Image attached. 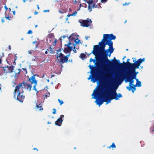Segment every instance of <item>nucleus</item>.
<instances>
[{
    "instance_id": "obj_1",
    "label": "nucleus",
    "mask_w": 154,
    "mask_h": 154,
    "mask_svg": "<svg viewBox=\"0 0 154 154\" xmlns=\"http://www.w3.org/2000/svg\"><path fill=\"white\" fill-rule=\"evenodd\" d=\"M117 88V87H112L106 89V91L103 92L101 86L97 87L92 94V96H94L93 98L96 99L95 103L100 106L104 102H106L107 104L110 103L112 100H119V98L122 97V96L120 93H117L116 91Z\"/></svg>"
},
{
    "instance_id": "obj_2",
    "label": "nucleus",
    "mask_w": 154,
    "mask_h": 154,
    "mask_svg": "<svg viewBox=\"0 0 154 154\" xmlns=\"http://www.w3.org/2000/svg\"><path fill=\"white\" fill-rule=\"evenodd\" d=\"M114 50L113 44L111 42L109 46L108 49L106 50L105 51L103 52V56H102L100 59L99 63L102 66L104 67L106 64H107L109 66L112 67L113 66L122 67V64L120 63L119 60H116L115 57L114 58V60H112V61H110L108 59L107 57L109 52L110 54H111L113 52Z\"/></svg>"
},
{
    "instance_id": "obj_3",
    "label": "nucleus",
    "mask_w": 154,
    "mask_h": 154,
    "mask_svg": "<svg viewBox=\"0 0 154 154\" xmlns=\"http://www.w3.org/2000/svg\"><path fill=\"white\" fill-rule=\"evenodd\" d=\"M38 76V75H37L36 74L33 75L30 77L27 80V82H30L31 84H28L27 83H26L25 82H23L22 83H19L15 87L13 94H15L23 93L24 92L23 90V88L30 91L32 87V84H34L33 90L35 91L37 93H38V91L36 88V87L37 85V81L35 78V76Z\"/></svg>"
},
{
    "instance_id": "obj_4",
    "label": "nucleus",
    "mask_w": 154,
    "mask_h": 154,
    "mask_svg": "<svg viewBox=\"0 0 154 154\" xmlns=\"http://www.w3.org/2000/svg\"><path fill=\"white\" fill-rule=\"evenodd\" d=\"M89 68L91 70V73L92 75V78L94 79L92 82L93 83H94L97 78L98 77L99 75H101L103 74V73L100 72L97 69V68L95 66L92 65L89 66Z\"/></svg>"
},
{
    "instance_id": "obj_5",
    "label": "nucleus",
    "mask_w": 154,
    "mask_h": 154,
    "mask_svg": "<svg viewBox=\"0 0 154 154\" xmlns=\"http://www.w3.org/2000/svg\"><path fill=\"white\" fill-rule=\"evenodd\" d=\"M56 57L59 61V63L60 64L62 67H63V64L66 63L68 62V57H67V56H64L62 53H60L59 54H58Z\"/></svg>"
},
{
    "instance_id": "obj_6",
    "label": "nucleus",
    "mask_w": 154,
    "mask_h": 154,
    "mask_svg": "<svg viewBox=\"0 0 154 154\" xmlns=\"http://www.w3.org/2000/svg\"><path fill=\"white\" fill-rule=\"evenodd\" d=\"M111 43V42H108V41L105 40L104 38L99 43V45H100V48L101 51V57L103 56V52L106 51L105 48L106 45H108L109 46Z\"/></svg>"
},
{
    "instance_id": "obj_7",
    "label": "nucleus",
    "mask_w": 154,
    "mask_h": 154,
    "mask_svg": "<svg viewBox=\"0 0 154 154\" xmlns=\"http://www.w3.org/2000/svg\"><path fill=\"white\" fill-rule=\"evenodd\" d=\"M91 54H93L94 56H96L99 55H101V51L100 48V46L99 45H95L94 46L93 51L88 54V55H89Z\"/></svg>"
},
{
    "instance_id": "obj_8",
    "label": "nucleus",
    "mask_w": 154,
    "mask_h": 154,
    "mask_svg": "<svg viewBox=\"0 0 154 154\" xmlns=\"http://www.w3.org/2000/svg\"><path fill=\"white\" fill-rule=\"evenodd\" d=\"M103 38L108 42H112V44H113V42L111 40L116 38V36L112 34H104L103 35Z\"/></svg>"
},
{
    "instance_id": "obj_9",
    "label": "nucleus",
    "mask_w": 154,
    "mask_h": 154,
    "mask_svg": "<svg viewBox=\"0 0 154 154\" xmlns=\"http://www.w3.org/2000/svg\"><path fill=\"white\" fill-rule=\"evenodd\" d=\"M81 25L83 27H88L90 26V24L92 23L91 19H87L86 20H82L80 22Z\"/></svg>"
},
{
    "instance_id": "obj_10",
    "label": "nucleus",
    "mask_w": 154,
    "mask_h": 154,
    "mask_svg": "<svg viewBox=\"0 0 154 154\" xmlns=\"http://www.w3.org/2000/svg\"><path fill=\"white\" fill-rule=\"evenodd\" d=\"M23 93L14 94V97L15 99L22 103L24 100L25 96L23 94Z\"/></svg>"
},
{
    "instance_id": "obj_11",
    "label": "nucleus",
    "mask_w": 154,
    "mask_h": 154,
    "mask_svg": "<svg viewBox=\"0 0 154 154\" xmlns=\"http://www.w3.org/2000/svg\"><path fill=\"white\" fill-rule=\"evenodd\" d=\"M129 69L127 72H130L131 74H134L136 71V69H139V68L136 66V65L133 63L132 65L127 67Z\"/></svg>"
},
{
    "instance_id": "obj_12",
    "label": "nucleus",
    "mask_w": 154,
    "mask_h": 154,
    "mask_svg": "<svg viewBox=\"0 0 154 154\" xmlns=\"http://www.w3.org/2000/svg\"><path fill=\"white\" fill-rule=\"evenodd\" d=\"M124 78V76L122 74L119 73L116 75L114 79L116 82H119L123 81Z\"/></svg>"
},
{
    "instance_id": "obj_13",
    "label": "nucleus",
    "mask_w": 154,
    "mask_h": 154,
    "mask_svg": "<svg viewBox=\"0 0 154 154\" xmlns=\"http://www.w3.org/2000/svg\"><path fill=\"white\" fill-rule=\"evenodd\" d=\"M126 78L127 79H136V74H131L130 72H127Z\"/></svg>"
},
{
    "instance_id": "obj_14",
    "label": "nucleus",
    "mask_w": 154,
    "mask_h": 154,
    "mask_svg": "<svg viewBox=\"0 0 154 154\" xmlns=\"http://www.w3.org/2000/svg\"><path fill=\"white\" fill-rule=\"evenodd\" d=\"M64 116L63 115H62L60 116V117L55 122V124L56 125L60 126L61 125L63 121V120L62 119L63 118Z\"/></svg>"
},
{
    "instance_id": "obj_15",
    "label": "nucleus",
    "mask_w": 154,
    "mask_h": 154,
    "mask_svg": "<svg viewBox=\"0 0 154 154\" xmlns=\"http://www.w3.org/2000/svg\"><path fill=\"white\" fill-rule=\"evenodd\" d=\"M145 58H143V59L140 58L139 59H138L137 61H134V60H133V62H134V64L136 65V66H138L139 68V66H140L141 63L143 62H144L145 61Z\"/></svg>"
},
{
    "instance_id": "obj_16",
    "label": "nucleus",
    "mask_w": 154,
    "mask_h": 154,
    "mask_svg": "<svg viewBox=\"0 0 154 154\" xmlns=\"http://www.w3.org/2000/svg\"><path fill=\"white\" fill-rule=\"evenodd\" d=\"M14 67L13 66L11 65L10 66H8L6 67H4V69L5 71H6L7 69V71L6 72V73H10L13 72Z\"/></svg>"
},
{
    "instance_id": "obj_17",
    "label": "nucleus",
    "mask_w": 154,
    "mask_h": 154,
    "mask_svg": "<svg viewBox=\"0 0 154 154\" xmlns=\"http://www.w3.org/2000/svg\"><path fill=\"white\" fill-rule=\"evenodd\" d=\"M130 59H128L127 60L126 62H123V64L122 63L123 65L122 66V67H119V66H115V67L122 68L123 67V66H126L127 67H128L131 65H132L133 63H131L129 62V61L130 60Z\"/></svg>"
},
{
    "instance_id": "obj_18",
    "label": "nucleus",
    "mask_w": 154,
    "mask_h": 154,
    "mask_svg": "<svg viewBox=\"0 0 154 154\" xmlns=\"http://www.w3.org/2000/svg\"><path fill=\"white\" fill-rule=\"evenodd\" d=\"M128 82H129V86H127L126 87V88L128 89L129 91H130L131 90V86L133 85V82H134V81L133 79H127Z\"/></svg>"
},
{
    "instance_id": "obj_19",
    "label": "nucleus",
    "mask_w": 154,
    "mask_h": 154,
    "mask_svg": "<svg viewBox=\"0 0 154 154\" xmlns=\"http://www.w3.org/2000/svg\"><path fill=\"white\" fill-rule=\"evenodd\" d=\"M76 35H75L73 34H72L71 35L68 37L69 40L70 41L72 42H74V41H75L78 39V37H75Z\"/></svg>"
},
{
    "instance_id": "obj_20",
    "label": "nucleus",
    "mask_w": 154,
    "mask_h": 154,
    "mask_svg": "<svg viewBox=\"0 0 154 154\" xmlns=\"http://www.w3.org/2000/svg\"><path fill=\"white\" fill-rule=\"evenodd\" d=\"M36 106L37 108L39 109V110H43V108H42V104L41 103H39L38 104V103H37L36 104Z\"/></svg>"
},
{
    "instance_id": "obj_21",
    "label": "nucleus",
    "mask_w": 154,
    "mask_h": 154,
    "mask_svg": "<svg viewBox=\"0 0 154 154\" xmlns=\"http://www.w3.org/2000/svg\"><path fill=\"white\" fill-rule=\"evenodd\" d=\"M74 42H75V44H73L74 46L73 48L75 49V45L77 44H79L80 42V40H79L78 38V39L75 41H74Z\"/></svg>"
},
{
    "instance_id": "obj_22",
    "label": "nucleus",
    "mask_w": 154,
    "mask_h": 154,
    "mask_svg": "<svg viewBox=\"0 0 154 154\" xmlns=\"http://www.w3.org/2000/svg\"><path fill=\"white\" fill-rule=\"evenodd\" d=\"M137 86V84L134 85L133 86H131V89L132 92L134 93V91L136 90V87Z\"/></svg>"
},
{
    "instance_id": "obj_23",
    "label": "nucleus",
    "mask_w": 154,
    "mask_h": 154,
    "mask_svg": "<svg viewBox=\"0 0 154 154\" xmlns=\"http://www.w3.org/2000/svg\"><path fill=\"white\" fill-rule=\"evenodd\" d=\"M63 51L66 54L70 52L68 47L65 48L63 49Z\"/></svg>"
},
{
    "instance_id": "obj_24",
    "label": "nucleus",
    "mask_w": 154,
    "mask_h": 154,
    "mask_svg": "<svg viewBox=\"0 0 154 154\" xmlns=\"http://www.w3.org/2000/svg\"><path fill=\"white\" fill-rule=\"evenodd\" d=\"M111 147L112 148H116V146L115 145L114 143H112V144L110 146H109V147H108V148L109 149H110L111 148Z\"/></svg>"
},
{
    "instance_id": "obj_25",
    "label": "nucleus",
    "mask_w": 154,
    "mask_h": 154,
    "mask_svg": "<svg viewBox=\"0 0 154 154\" xmlns=\"http://www.w3.org/2000/svg\"><path fill=\"white\" fill-rule=\"evenodd\" d=\"M48 36L49 38H53L54 37V36L53 34L51 33L48 35Z\"/></svg>"
},
{
    "instance_id": "obj_26",
    "label": "nucleus",
    "mask_w": 154,
    "mask_h": 154,
    "mask_svg": "<svg viewBox=\"0 0 154 154\" xmlns=\"http://www.w3.org/2000/svg\"><path fill=\"white\" fill-rule=\"evenodd\" d=\"M86 57L85 55L83 53H81L80 55V57L81 58H82V59H84Z\"/></svg>"
},
{
    "instance_id": "obj_27",
    "label": "nucleus",
    "mask_w": 154,
    "mask_h": 154,
    "mask_svg": "<svg viewBox=\"0 0 154 154\" xmlns=\"http://www.w3.org/2000/svg\"><path fill=\"white\" fill-rule=\"evenodd\" d=\"M86 2L88 4V5H91L93 3V1L92 0H89V1H87L86 0Z\"/></svg>"
},
{
    "instance_id": "obj_28",
    "label": "nucleus",
    "mask_w": 154,
    "mask_h": 154,
    "mask_svg": "<svg viewBox=\"0 0 154 154\" xmlns=\"http://www.w3.org/2000/svg\"><path fill=\"white\" fill-rule=\"evenodd\" d=\"M77 13V12L75 11V13H73L72 14H70L68 15H67V17H69L72 16H75V15Z\"/></svg>"
},
{
    "instance_id": "obj_29",
    "label": "nucleus",
    "mask_w": 154,
    "mask_h": 154,
    "mask_svg": "<svg viewBox=\"0 0 154 154\" xmlns=\"http://www.w3.org/2000/svg\"><path fill=\"white\" fill-rule=\"evenodd\" d=\"M50 53L51 54H53L54 53V51L53 50V48H51V46H50Z\"/></svg>"
},
{
    "instance_id": "obj_30",
    "label": "nucleus",
    "mask_w": 154,
    "mask_h": 154,
    "mask_svg": "<svg viewBox=\"0 0 154 154\" xmlns=\"http://www.w3.org/2000/svg\"><path fill=\"white\" fill-rule=\"evenodd\" d=\"M136 84L138 87H140L141 86V82L140 81L137 82Z\"/></svg>"
},
{
    "instance_id": "obj_31",
    "label": "nucleus",
    "mask_w": 154,
    "mask_h": 154,
    "mask_svg": "<svg viewBox=\"0 0 154 154\" xmlns=\"http://www.w3.org/2000/svg\"><path fill=\"white\" fill-rule=\"evenodd\" d=\"M88 10L89 11V12H91L92 10V7L91 5H88Z\"/></svg>"
},
{
    "instance_id": "obj_32",
    "label": "nucleus",
    "mask_w": 154,
    "mask_h": 154,
    "mask_svg": "<svg viewBox=\"0 0 154 154\" xmlns=\"http://www.w3.org/2000/svg\"><path fill=\"white\" fill-rule=\"evenodd\" d=\"M93 62L94 63H95V65H96V63L95 62V61H96V60H94V59H93L92 58H91V59H90V62Z\"/></svg>"
},
{
    "instance_id": "obj_33",
    "label": "nucleus",
    "mask_w": 154,
    "mask_h": 154,
    "mask_svg": "<svg viewBox=\"0 0 154 154\" xmlns=\"http://www.w3.org/2000/svg\"><path fill=\"white\" fill-rule=\"evenodd\" d=\"M58 101L60 103V105H61L63 103V101L62 100H60V99H58Z\"/></svg>"
},
{
    "instance_id": "obj_34",
    "label": "nucleus",
    "mask_w": 154,
    "mask_h": 154,
    "mask_svg": "<svg viewBox=\"0 0 154 154\" xmlns=\"http://www.w3.org/2000/svg\"><path fill=\"white\" fill-rule=\"evenodd\" d=\"M68 48L69 49V51L70 52L72 50V47L71 46H67Z\"/></svg>"
},
{
    "instance_id": "obj_35",
    "label": "nucleus",
    "mask_w": 154,
    "mask_h": 154,
    "mask_svg": "<svg viewBox=\"0 0 154 154\" xmlns=\"http://www.w3.org/2000/svg\"><path fill=\"white\" fill-rule=\"evenodd\" d=\"M22 69L23 70V71H24V73L25 74L27 73V70L26 69V68H22Z\"/></svg>"
},
{
    "instance_id": "obj_36",
    "label": "nucleus",
    "mask_w": 154,
    "mask_h": 154,
    "mask_svg": "<svg viewBox=\"0 0 154 154\" xmlns=\"http://www.w3.org/2000/svg\"><path fill=\"white\" fill-rule=\"evenodd\" d=\"M5 17L7 19H8L9 20H10V17L9 16H7L6 14H5Z\"/></svg>"
},
{
    "instance_id": "obj_37",
    "label": "nucleus",
    "mask_w": 154,
    "mask_h": 154,
    "mask_svg": "<svg viewBox=\"0 0 154 154\" xmlns=\"http://www.w3.org/2000/svg\"><path fill=\"white\" fill-rule=\"evenodd\" d=\"M71 42V41H70V40H69V42L66 45H66L67 46H70V45H71L72 44Z\"/></svg>"
},
{
    "instance_id": "obj_38",
    "label": "nucleus",
    "mask_w": 154,
    "mask_h": 154,
    "mask_svg": "<svg viewBox=\"0 0 154 154\" xmlns=\"http://www.w3.org/2000/svg\"><path fill=\"white\" fill-rule=\"evenodd\" d=\"M32 32L31 30H29L28 31V32H27V34H32Z\"/></svg>"
},
{
    "instance_id": "obj_39",
    "label": "nucleus",
    "mask_w": 154,
    "mask_h": 154,
    "mask_svg": "<svg viewBox=\"0 0 154 154\" xmlns=\"http://www.w3.org/2000/svg\"><path fill=\"white\" fill-rule=\"evenodd\" d=\"M91 7H92V8H98V7H97V5L96 6L95 4H94L92 6H91Z\"/></svg>"
},
{
    "instance_id": "obj_40",
    "label": "nucleus",
    "mask_w": 154,
    "mask_h": 154,
    "mask_svg": "<svg viewBox=\"0 0 154 154\" xmlns=\"http://www.w3.org/2000/svg\"><path fill=\"white\" fill-rule=\"evenodd\" d=\"M53 111L52 112V113L53 114H54L56 113V109L54 108L53 109Z\"/></svg>"
},
{
    "instance_id": "obj_41",
    "label": "nucleus",
    "mask_w": 154,
    "mask_h": 154,
    "mask_svg": "<svg viewBox=\"0 0 154 154\" xmlns=\"http://www.w3.org/2000/svg\"><path fill=\"white\" fill-rule=\"evenodd\" d=\"M50 95V93L49 92L48 93V94L47 95H45V97H49Z\"/></svg>"
},
{
    "instance_id": "obj_42",
    "label": "nucleus",
    "mask_w": 154,
    "mask_h": 154,
    "mask_svg": "<svg viewBox=\"0 0 154 154\" xmlns=\"http://www.w3.org/2000/svg\"><path fill=\"white\" fill-rule=\"evenodd\" d=\"M108 0H101V2L102 3H105Z\"/></svg>"
},
{
    "instance_id": "obj_43",
    "label": "nucleus",
    "mask_w": 154,
    "mask_h": 154,
    "mask_svg": "<svg viewBox=\"0 0 154 154\" xmlns=\"http://www.w3.org/2000/svg\"><path fill=\"white\" fill-rule=\"evenodd\" d=\"M57 42V40L56 39L53 42V45H56Z\"/></svg>"
},
{
    "instance_id": "obj_44",
    "label": "nucleus",
    "mask_w": 154,
    "mask_h": 154,
    "mask_svg": "<svg viewBox=\"0 0 154 154\" xmlns=\"http://www.w3.org/2000/svg\"><path fill=\"white\" fill-rule=\"evenodd\" d=\"M32 50H29L28 51V53L29 54H31L32 53Z\"/></svg>"
},
{
    "instance_id": "obj_45",
    "label": "nucleus",
    "mask_w": 154,
    "mask_h": 154,
    "mask_svg": "<svg viewBox=\"0 0 154 154\" xmlns=\"http://www.w3.org/2000/svg\"><path fill=\"white\" fill-rule=\"evenodd\" d=\"M70 53H69L66 56H67V57H69L70 56Z\"/></svg>"
},
{
    "instance_id": "obj_46",
    "label": "nucleus",
    "mask_w": 154,
    "mask_h": 154,
    "mask_svg": "<svg viewBox=\"0 0 154 154\" xmlns=\"http://www.w3.org/2000/svg\"><path fill=\"white\" fill-rule=\"evenodd\" d=\"M73 51L75 53H76L77 52L76 50L75 49H73Z\"/></svg>"
},
{
    "instance_id": "obj_47",
    "label": "nucleus",
    "mask_w": 154,
    "mask_h": 154,
    "mask_svg": "<svg viewBox=\"0 0 154 154\" xmlns=\"http://www.w3.org/2000/svg\"><path fill=\"white\" fill-rule=\"evenodd\" d=\"M49 51V49H48L45 52V53L46 54H48V51Z\"/></svg>"
},
{
    "instance_id": "obj_48",
    "label": "nucleus",
    "mask_w": 154,
    "mask_h": 154,
    "mask_svg": "<svg viewBox=\"0 0 154 154\" xmlns=\"http://www.w3.org/2000/svg\"><path fill=\"white\" fill-rule=\"evenodd\" d=\"M128 3L127 4V3L126 2L125 3L123 4V6L126 5H128Z\"/></svg>"
},
{
    "instance_id": "obj_49",
    "label": "nucleus",
    "mask_w": 154,
    "mask_h": 154,
    "mask_svg": "<svg viewBox=\"0 0 154 154\" xmlns=\"http://www.w3.org/2000/svg\"><path fill=\"white\" fill-rule=\"evenodd\" d=\"M33 149L34 150H36L37 151H38V149H37L36 148H33Z\"/></svg>"
},
{
    "instance_id": "obj_50",
    "label": "nucleus",
    "mask_w": 154,
    "mask_h": 154,
    "mask_svg": "<svg viewBox=\"0 0 154 154\" xmlns=\"http://www.w3.org/2000/svg\"><path fill=\"white\" fill-rule=\"evenodd\" d=\"M49 11V10H45L44 11V12H45L48 11Z\"/></svg>"
},
{
    "instance_id": "obj_51",
    "label": "nucleus",
    "mask_w": 154,
    "mask_h": 154,
    "mask_svg": "<svg viewBox=\"0 0 154 154\" xmlns=\"http://www.w3.org/2000/svg\"><path fill=\"white\" fill-rule=\"evenodd\" d=\"M18 72H17L18 74H19L20 72V70L19 69H18Z\"/></svg>"
},
{
    "instance_id": "obj_52",
    "label": "nucleus",
    "mask_w": 154,
    "mask_h": 154,
    "mask_svg": "<svg viewBox=\"0 0 154 154\" xmlns=\"http://www.w3.org/2000/svg\"><path fill=\"white\" fill-rule=\"evenodd\" d=\"M5 8L6 10H7L8 9V8L6 6H5Z\"/></svg>"
},
{
    "instance_id": "obj_53",
    "label": "nucleus",
    "mask_w": 154,
    "mask_h": 154,
    "mask_svg": "<svg viewBox=\"0 0 154 154\" xmlns=\"http://www.w3.org/2000/svg\"><path fill=\"white\" fill-rule=\"evenodd\" d=\"M38 12L35 11L34 12V14L36 15L37 14H38Z\"/></svg>"
},
{
    "instance_id": "obj_54",
    "label": "nucleus",
    "mask_w": 154,
    "mask_h": 154,
    "mask_svg": "<svg viewBox=\"0 0 154 154\" xmlns=\"http://www.w3.org/2000/svg\"><path fill=\"white\" fill-rule=\"evenodd\" d=\"M66 37V35H63L62 36V37H63V38H65Z\"/></svg>"
},
{
    "instance_id": "obj_55",
    "label": "nucleus",
    "mask_w": 154,
    "mask_h": 154,
    "mask_svg": "<svg viewBox=\"0 0 154 154\" xmlns=\"http://www.w3.org/2000/svg\"><path fill=\"white\" fill-rule=\"evenodd\" d=\"M138 73V72H135L134 74H136V75H137V74Z\"/></svg>"
},
{
    "instance_id": "obj_56",
    "label": "nucleus",
    "mask_w": 154,
    "mask_h": 154,
    "mask_svg": "<svg viewBox=\"0 0 154 154\" xmlns=\"http://www.w3.org/2000/svg\"><path fill=\"white\" fill-rule=\"evenodd\" d=\"M91 75H90V77L88 79H91Z\"/></svg>"
},
{
    "instance_id": "obj_57",
    "label": "nucleus",
    "mask_w": 154,
    "mask_h": 154,
    "mask_svg": "<svg viewBox=\"0 0 154 154\" xmlns=\"http://www.w3.org/2000/svg\"><path fill=\"white\" fill-rule=\"evenodd\" d=\"M13 13L14 15L15 14V11H13Z\"/></svg>"
},
{
    "instance_id": "obj_58",
    "label": "nucleus",
    "mask_w": 154,
    "mask_h": 154,
    "mask_svg": "<svg viewBox=\"0 0 154 154\" xmlns=\"http://www.w3.org/2000/svg\"><path fill=\"white\" fill-rule=\"evenodd\" d=\"M37 7L38 9V10H39V7L38 5H37Z\"/></svg>"
},
{
    "instance_id": "obj_59",
    "label": "nucleus",
    "mask_w": 154,
    "mask_h": 154,
    "mask_svg": "<svg viewBox=\"0 0 154 154\" xmlns=\"http://www.w3.org/2000/svg\"><path fill=\"white\" fill-rule=\"evenodd\" d=\"M48 124H50L51 123V122H50L49 121H48L47 122Z\"/></svg>"
},
{
    "instance_id": "obj_60",
    "label": "nucleus",
    "mask_w": 154,
    "mask_h": 154,
    "mask_svg": "<svg viewBox=\"0 0 154 154\" xmlns=\"http://www.w3.org/2000/svg\"><path fill=\"white\" fill-rule=\"evenodd\" d=\"M136 79V81H137V82H139V80H138V79H136H136Z\"/></svg>"
},
{
    "instance_id": "obj_61",
    "label": "nucleus",
    "mask_w": 154,
    "mask_h": 154,
    "mask_svg": "<svg viewBox=\"0 0 154 154\" xmlns=\"http://www.w3.org/2000/svg\"><path fill=\"white\" fill-rule=\"evenodd\" d=\"M2 60L1 59V58H0V63H1V62H2Z\"/></svg>"
},
{
    "instance_id": "obj_62",
    "label": "nucleus",
    "mask_w": 154,
    "mask_h": 154,
    "mask_svg": "<svg viewBox=\"0 0 154 154\" xmlns=\"http://www.w3.org/2000/svg\"><path fill=\"white\" fill-rule=\"evenodd\" d=\"M88 37H85V38H86V40H88Z\"/></svg>"
},
{
    "instance_id": "obj_63",
    "label": "nucleus",
    "mask_w": 154,
    "mask_h": 154,
    "mask_svg": "<svg viewBox=\"0 0 154 154\" xmlns=\"http://www.w3.org/2000/svg\"><path fill=\"white\" fill-rule=\"evenodd\" d=\"M125 57H126V56H124V57L122 58V59H123V60H124V59Z\"/></svg>"
},
{
    "instance_id": "obj_64",
    "label": "nucleus",
    "mask_w": 154,
    "mask_h": 154,
    "mask_svg": "<svg viewBox=\"0 0 154 154\" xmlns=\"http://www.w3.org/2000/svg\"><path fill=\"white\" fill-rule=\"evenodd\" d=\"M54 76V75H51V78H52V77H53Z\"/></svg>"
}]
</instances>
